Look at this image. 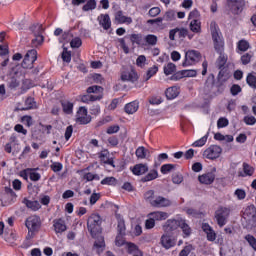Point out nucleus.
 <instances>
[{
  "instance_id": "f257e3e1",
  "label": "nucleus",
  "mask_w": 256,
  "mask_h": 256,
  "mask_svg": "<svg viewBox=\"0 0 256 256\" xmlns=\"http://www.w3.org/2000/svg\"><path fill=\"white\" fill-rule=\"evenodd\" d=\"M102 223L103 219L99 214H92L89 216L87 220V227L92 237H97V233L101 231Z\"/></svg>"
},
{
  "instance_id": "f03ea898",
  "label": "nucleus",
  "mask_w": 256,
  "mask_h": 256,
  "mask_svg": "<svg viewBox=\"0 0 256 256\" xmlns=\"http://www.w3.org/2000/svg\"><path fill=\"white\" fill-rule=\"evenodd\" d=\"M231 215V208L225 206H219L214 213V219L219 227H225L229 216Z\"/></svg>"
},
{
  "instance_id": "7ed1b4c3",
  "label": "nucleus",
  "mask_w": 256,
  "mask_h": 256,
  "mask_svg": "<svg viewBox=\"0 0 256 256\" xmlns=\"http://www.w3.org/2000/svg\"><path fill=\"white\" fill-rule=\"evenodd\" d=\"M243 218L245 219L247 225L246 229H254L256 227V207L251 204L248 205L243 212Z\"/></svg>"
},
{
  "instance_id": "20e7f679",
  "label": "nucleus",
  "mask_w": 256,
  "mask_h": 256,
  "mask_svg": "<svg viewBox=\"0 0 256 256\" xmlns=\"http://www.w3.org/2000/svg\"><path fill=\"white\" fill-rule=\"evenodd\" d=\"M201 52L197 50H188L185 53V59L182 62V67H190L191 65H196L201 61Z\"/></svg>"
},
{
  "instance_id": "39448f33",
  "label": "nucleus",
  "mask_w": 256,
  "mask_h": 256,
  "mask_svg": "<svg viewBox=\"0 0 256 256\" xmlns=\"http://www.w3.org/2000/svg\"><path fill=\"white\" fill-rule=\"evenodd\" d=\"M25 225L29 233H37L41 229V218L37 215L30 216L26 219Z\"/></svg>"
},
{
  "instance_id": "423d86ee",
  "label": "nucleus",
  "mask_w": 256,
  "mask_h": 256,
  "mask_svg": "<svg viewBox=\"0 0 256 256\" xmlns=\"http://www.w3.org/2000/svg\"><path fill=\"white\" fill-rule=\"evenodd\" d=\"M17 194L13 191V189L9 187H5L4 193L1 195V203L3 207H7L9 205H13V202L16 201Z\"/></svg>"
},
{
  "instance_id": "0eeeda50",
  "label": "nucleus",
  "mask_w": 256,
  "mask_h": 256,
  "mask_svg": "<svg viewBox=\"0 0 256 256\" xmlns=\"http://www.w3.org/2000/svg\"><path fill=\"white\" fill-rule=\"evenodd\" d=\"M37 61V50H29L22 61L23 69H33V63Z\"/></svg>"
},
{
  "instance_id": "6e6552de",
  "label": "nucleus",
  "mask_w": 256,
  "mask_h": 256,
  "mask_svg": "<svg viewBox=\"0 0 256 256\" xmlns=\"http://www.w3.org/2000/svg\"><path fill=\"white\" fill-rule=\"evenodd\" d=\"M221 153H223V149L220 146L211 145L204 151L203 155L206 159H211L213 161L214 159H219Z\"/></svg>"
},
{
  "instance_id": "1a4fd4ad",
  "label": "nucleus",
  "mask_w": 256,
  "mask_h": 256,
  "mask_svg": "<svg viewBox=\"0 0 256 256\" xmlns=\"http://www.w3.org/2000/svg\"><path fill=\"white\" fill-rule=\"evenodd\" d=\"M76 123H79V125H89L91 123V116L87 114V108H79L76 115Z\"/></svg>"
},
{
  "instance_id": "9d476101",
  "label": "nucleus",
  "mask_w": 256,
  "mask_h": 256,
  "mask_svg": "<svg viewBox=\"0 0 256 256\" xmlns=\"http://www.w3.org/2000/svg\"><path fill=\"white\" fill-rule=\"evenodd\" d=\"M228 7L233 15H239L245 7V0H230L228 1Z\"/></svg>"
},
{
  "instance_id": "9b49d317",
  "label": "nucleus",
  "mask_w": 256,
  "mask_h": 256,
  "mask_svg": "<svg viewBox=\"0 0 256 256\" xmlns=\"http://www.w3.org/2000/svg\"><path fill=\"white\" fill-rule=\"evenodd\" d=\"M181 225V220L177 219H168L165 224L162 226V229L166 233H173V231H177Z\"/></svg>"
},
{
  "instance_id": "f8f14e48",
  "label": "nucleus",
  "mask_w": 256,
  "mask_h": 256,
  "mask_svg": "<svg viewBox=\"0 0 256 256\" xmlns=\"http://www.w3.org/2000/svg\"><path fill=\"white\" fill-rule=\"evenodd\" d=\"M151 207H156L157 209H161L163 207H171V200L163 196H156V198L152 200Z\"/></svg>"
},
{
  "instance_id": "ddd939ff",
  "label": "nucleus",
  "mask_w": 256,
  "mask_h": 256,
  "mask_svg": "<svg viewBox=\"0 0 256 256\" xmlns=\"http://www.w3.org/2000/svg\"><path fill=\"white\" fill-rule=\"evenodd\" d=\"M160 244L164 249H172V247H175L176 241L175 239L171 238L169 234H163L160 238Z\"/></svg>"
},
{
  "instance_id": "4468645a",
  "label": "nucleus",
  "mask_w": 256,
  "mask_h": 256,
  "mask_svg": "<svg viewBox=\"0 0 256 256\" xmlns=\"http://www.w3.org/2000/svg\"><path fill=\"white\" fill-rule=\"evenodd\" d=\"M138 79L139 76L133 69L123 71L121 74V81H130L131 83H135Z\"/></svg>"
},
{
  "instance_id": "2eb2a0df",
  "label": "nucleus",
  "mask_w": 256,
  "mask_h": 256,
  "mask_svg": "<svg viewBox=\"0 0 256 256\" xmlns=\"http://www.w3.org/2000/svg\"><path fill=\"white\" fill-rule=\"evenodd\" d=\"M198 181L202 185H212L215 182V173L207 172L198 176Z\"/></svg>"
},
{
  "instance_id": "dca6fc26",
  "label": "nucleus",
  "mask_w": 256,
  "mask_h": 256,
  "mask_svg": "<svg viewBox=\"0 0 256 256\" xmlns=\"http://www.w3.org/2000/svg\"><path fill=\"white\" fill-rule=\"evenodd\" d=\"M210 31L213 43H217V41H223V35H221V32H219V26H217V23L212 22L210 24Z\"/></svg>"
},
{
  "instance_id": "f3484780",
  "label": "nucleus",
  "mask_w": 256,
  "mask_h": 256,
  "mask_svg": "<svg viewBox=\"0 0 256 256\" xmlns=\"http://www.w3.org/2000/svg\"><path fill=\"white\" fill-rule=\"evenodd\" d=\"M98 22L104 31H109V29H111V18L109 17V14H101L98 16Z\"/></svg>"
},
{
  "instance_id": "a211bd4d",
  "label": "nucleus",
  "mask_w": 256,
  "mask_h": 256,
  "mask_svg": "<svg viewBox=\"0 0 256 256\" xmlns=\"http://www.w3.org/2000/svg\"><path fill=\"white\" fill-rule=\"evenodd\" d=\"M53 227L55 233H65L67 231V224L62 218L53 220Z\"/></svg>"
},
{
  "instance_id": "6ab92c4d",
  "label": "nucleus",
  "mask_w": 256,
  "mask_h": 256,
  "mask_svg": "<svg viewBox=\"0 0 256 256\" xmlns=\"http://www.w3.org/2000/svg\"><path fill=\"white\" fill-rule=\"evenodd\" d=\"M202 231L206 233L208 241H215L217 239V233H215V230L208 223L202 224Z\"/></svg>"
},
{
  "instance_id": "aec40b11",
  "label": "nucleus",
  "mask_w": 256,
  "mask_h": 256,
  "mask_svg": "<svg viewBox=\"0 0 256 256\" xmlns=\"http://www.w3.org/2000/svg\"><path fill=\"white\" fill-rule=\"evenodd\" d=\"M180 229L183 232V238L187 239L189 237H191L192 233H193V229H191V226H189V224H187V221L180 219Z\"/></svg>"
},
{
  "instance_id": "412c9836",
  "label": "nucleus",
  "mask_w": 256,
  "mask_h": 256,
  "mask_svg": "<svg viewBox=\"0 0 256 256\" xmlns=\"http://www.w3.org/2000/svg\"><path fill=\"white\" fill-rule=\"evenodd\" d=\"M22 203L27 207V209H30L31 211H39L41 209V203L37 200H29L27 198H24Z\"/></svg>"
},
{
  "instance_id": "4be33fe9",
  "label": "nucleus",
  "mask_w": 256,
  "mask_h": 256,
  "mask_svg": "<svg viewBox=\"0 0 256 256\" xmlns=\"http://www.w3.org/2000/svg\"><path fill=\"white\" fill-rule=\"evenodd\" d=\"M115 217L118 222L117 224L118 235H125V231H127V228L125 226V220L123 219V216H121V214H116Z\"/></svg>"
},
{
  "instance_id": "5701e85b",
  "label": "nucleus",
  "mask_w": 256,
  "mask_h": 256,
  "mask_svg": "<svg viewBox=\"0 0 256 256\" xmlns=\"http://www.w3.org/2000/svg\"><path fill=\"white\" fill-rule=\"evenodd\" d=\"M147 171H149V166H147V164H136L133 169H132V173L134 175H145V173H147Z\"/></svg>"
},
{
  "instance_id": "b1692460",
  "label": "nucleus",
  "mask_w": 256,
  "mask_h": 256,
  "mask_svg": "<svg viewBox=\"0 0 256 256\" xmlns=\"http://www.w3.org/2000/svg\"><path fill=\"white\" fill-rule=\"evenodd\" d=\"M138 110H139V102L137 101H132L126 104L124 107V111L128 115H133V113H137Z\"/></svg>"
},
{
  "instance_id": "393cba45",
  "label": "nucleus",
  "mask_w": 256,
  "mask_h": 256,
  "mask_svg": "<svg viewBox=\"0 0 256 256\" xmlns=\"http://www.w3.org/2000/svg\"><path fill=\"white\" fill-rule=\"evenodd\" d=\"M115 19L120 24L127 23L128 25H131V23H133V19H131V17L123 15V11L121 10L116 12Z\"/></svg>"
},
{
  "instance_id": "a878e982",
  "label": "nucleus",
  "mask_w": 256,
  "mask_h": 256,
  "mask_svg": "<svg viewBox=\"0 0 256 256\" xmlns=\"http://www.w3.org/2000/svg\"><path fill=\"white\" fill-rule=\"evenodd\" d=\"M127 253L129 255H143V252H141L139 246L132 242L127 243Z\"/></svg>"
},
{
  "instance_id": "bb28decb",
  "label": "nucleus",
  "mask_w": 256,
  "mask_h": 256,
  "mask_svg": "<svg viewBox=\"0 0 256 256\" xmlns=\"http://www.w3.org/2000/svg\"><path fill=\"white\" fill-rule=\"evenodd\" d=\"M93 248L96 249L98 255H100V253H103V251L105 250V239L103 237L98 238L94 242Z\"/></svg>"
},
{
  "instance_id": "cd10ccee",
  "label": "nucleus",
  "mask_w": 256,
  "mask_h": 256,
  "mask_svg": "<svg viewBox=\"0 0 256 256\" xmlns=\"http://www.w3.org/2000/svg\"><path fill=\"white\" fill-rule=\"evenodd\" d=\"M149 215L152 217V219H154V221H165V219L169 217V214L163 211L152 212Z\"/></svg>"
},
{
  "instance_id": "c85d7f7f",
  "label": "nucleus",
  "mask_w": 256,
  "mask_h": 256,
  "mask_svg": "<svg viewBox=\"0 0 256 256\" xmlns=\"http://www.w3.org/2000/svg\"><path fill=\"white\" fill-rule=\"evenodd\" d=\"M63 112L66 113V115H71L73 113V103L69 100H61L60 101Z\"/></svg>"
},
{
  "instance_id": "c756f323",
  "label": "nucleus",
  "mask_w": 256,
  "mask_h": 256,
  "mask_svg": "<svg viewBox=\"0 0 256 256\" xmlns=\"http://www.w3.org/2000/svg\"><path fill=\"white\" fill-rule=\"evenodd\" d=\"M166 97L167 99H175L179 97V88L177 86H172L166 89Z\"/></svg>"
},
{
  "instance_id": "7c9ffc66",
  "label": "nucleus",
  "mask_w": 256,
  "mask_h": 256,
  "mask_svg": "<svg viewBox=\"0 0 256 256\" xmlns=\"http://www.w3.org/2000/svg\"><path fill=\"white\" fill-rule=\"evenodd\" d=\"M157 177H159V173L157 172V170H150V172L147 175L141 178V182L147 183L149 181H155Z\"/></svg>"
},
{
  "instance_id": "2f4dec72",
  "label": "nucleus",
  "mask_w": 256,
  "mask_h": 256,
  "mask_svg": "<svg viewBox=\"0 0 256 256\" xmlns=\"http://www.w3.org/2000/svg\"><path fill=\"white\" fill-rule=\"evenodd\" d=\"M144 41L146 45H150V47H155L157 45V42L159 41V38L155 34H148L144 37Z\"/></svg>"
},
{
  "instance_id": "473e14b6",
  "label": "nucleus",
  "mask_w": 256,
  "mask_h": 256,
  "mask_svg": "<svg viewBox=\"0 0 256 256\" xmlns=\"http://www.w3.org/2000/svg\"><path fill=\"white\" fill-rule=\"evenodd\" d=\"M237 49L245 53V51L251 49V44H249V41L245 39L239 40L237 43Z\"/></svg>"
},
{
  "instance_id": "72a5a7b5",
  "label": "nucleus",
  "mask_w": 256,
  "mask_h": 256,
  "mask_svg": "<svg viewBox=\"0 0 256 256\" xmlns=\"http://www.w3.org/2000/svg\"><path fill=\"white\" fill-rule=\"evenodd\" d=\"M246 82H247V85L251 87V89H256V73L255 72L249 73L246 77Z\"/></svg>"
},
{
  "instance_id": "f704fd0d",
  "label": "nucleus",
  "mask_w": 256,
  "mask_h": 256,
  "mask_svg": "<svg viewBox=\"0 0 256 256\" xmlns=\"http://www.w3.org/2000/svg\"><path fill=\"white\" fill-rule=\"evenodd\" d=\"M135 155L138 159H145L149 155V151L145 147L140 146L136 149Z\"/></svg>"
},
{
  "instance_id": "c9c22d12",
  "label": "nucleus",
  "mask_w": 256,
  "mask_h": 256,
  "mask_svg": "<svg viewBox=\"0 0 256 256\" xmlns=\"http://www.w3.org/2000/svg\"><path fill=\"white\" fill-rule=\"evenodd\" d=\"M219 57L217 59L218 69H223L227 64V55L224 52H218Z\"/></svg>"
},
{
  "instance_id": "e433bc0d",
  "label": "nucleus",
  "mask_w": 256,
  "mask_h": 256,
  "mask_svg": "<svg viewBox=\"0 0 256 256\" xmlns=\"http://www.w3.org/2000/svg\"><path fill=\"white\" fill-rule=\"evenodd\" d=\"M159 71V67L157 65H154L153 67L149 68L146 72V75H144V81H149L151 77L154 75H157V72Z\"/></svg>"
},
{
  "instance_id": "4c0bfd02",
  "label": "nucleus",
  "mask_w": 256,
  "mask_h": 256,
  "mask_svg": "<svg viewBox=\"0 0 256 256\" xmlns=\"http://www.w3.org/2000/svg\"><path fill=\"white\" fill-rule=\"evenodd\" d=\"M190 31H192V33H201V21L192 20L190 22Z\"/></svg>"
},
{
  "instance_id": "58836bf2",
  "label": "nucleus",
  "mask_w": 256,
  "mask_h": 256,
  "mask_svg": "<svg viewBox=\"0 0 256 256\" xmlns=\"http://www.w3.org/2000/svg\"><path fill=\"white\" fill-rule=\"evenodd\" d=\"M29 109H35V98L28 97L25 100V107L21 108V111H29Z\"/></svg>"
},
{
  "instance_id": "ea45409f",
  "label": "nucleus",
  "mask_w": 256,
  "mask_h": 256,
  "mask_svg": "<svg viewBox=\"0 0 256 256\" xmlns=\"http://www.w3.org/2000/svg\"><path fill=\"white\" fill-rule=\"evenodd\" d=\"M176 167V164H164L160 168L161 174L167 175V173H171V171H173V169H175Z\"/></svg>"
},
{
  "instance_id": "a19ab883",
  "label": "nucleus",
  "mask_w": 256,
  "mask_h": 256,
  "mask_svg": "<svg viewBox=\"0 0 256 256\" xmlns=\"http://www.w3.org/2000/svg\"><path fill=\"white\" fill-rule=\"evenodd\" d=\"M177 71V66L174 63H168L166 66H164V74L165 75H173Z\"/></svg>"
},
{
  "instance_id": "79ce46f5",
  "label": "nucleus",
  "mask_w": 256,
  "mask_h": 256,
  "mask_svg": "<svg viewBox=\"0 0 256 256\" xmlns=\"http://www.w3.org/2000/svg\"><path fill=\"white\" fill-rule=\"evenodd\" d=\"M251 59H253V52H247L241 56L240 61L242 65H249L251 63Z\"/></svg>"
},
{
  "instance_id": "37998d69",
  "label": "nucleus",
  "mask_w": 256,
  "mask_h": 256,
  "mask_svg": "<svg viewBox=\"0 0 256 256\" xmlns=\"http://www.w3.org/2000/svg\"><path fill=\"white\" fill-rule=\"evenodd\" d=\"M93 9H97V1L88 0L87 3L82 7L83 11H93Z\"/></svg>"
},
{
  "instance_id": "c03bdc74",
  "label": "nucleus",
  "mask_w": 256,
  "mask_h": 256,
  "mask_svg": "<svg viewBox=\"0 0 256 256\" xmlns=\"http://www.w3.org/2000/svg\"><path fill=\"white\" fill-rule=\"evenodd\" d=\"M87 93H96V95H103V87L97 85L90 86L87 88Z\"/></svg>"
},
{
  "instance_id": "a18cd8bd",
  "label": "nucleus",
  "mask_w": 256,
  "mask_h": 256,
  "mask_svg": "<svg viewBox=\"0 0 256 256\" xmlns=\"http://www.w3.org/2000/svg\"><path fill=\"white\" fill-rule=\"evenodd\" d=\"M34 39H32V47H39V45H43V41H45V38L43 37V34L34 35Z\"/></svg>"
},
{
  "instance_id": "49530a36",
  "label": "nucleus",
  "mask_w": 256,
  "mask_h": 256,
  "mask_svg": "<svg viewBox=\"0 0 256 256\" xmlns=\"http://www.w3.org/2000/svg\"><path fill=\"white\" fill-rule=\"evenodd\" d=\"M243 172L245 176L252 177L253 173H255V168H253L248 163H243Z\"/></svg>"
},
{
  "instance_id": "de8ad7c7",
  "label": "nucleus",
  "mask_w": 256,
  "mask_h": 256,
  "mask_svg": "<svg viewBox=\"0 0 256 256\" xmlns=\"http://www.w3.org/2000/svg\"><path fill=\"white\" fill-rule=\"evenodd\" d=\"M130 41L133 45H141V42L143 41V35L142 34H131Z\"/></svg>"
},
{
  "instance_id": "09e8293b",
  "label": "nucleus",
  "mask_w": 256,
  "mask_h": 256,
  "mask_svg": "<svg viewBox=\"0 0 256 256\" xmlns=\"http://www.w3.org/2000/svg\"><path fill=\"white\" fill-rule=\"evenodd\" d=\"M101 185H111L115 187L117 185V178L111 176V177H106L101 181Z\"/></svg>"
},
{
  "instance_id": "8fccbe9b",
  "label": "nucleus",
  "mask_w": 256,
  "mask_h": 256,
  "mask_svg": "<svg viewBox=\"0 0 256 256\" xmlns=\"http://www.w3.org/2000/svg\"><path fill=\"white\" fill-rule=\"evenodd\" d=\"M207 139H209V133H207L205 136H203L199 140H196L192 144V147H203L205 145V143H207Z\"/></svg>"
},
{
  "instance_id": "3c124183",
  "label": "nucleus",
  "mask_w": 256,
  "mask_h": 256,
  "mask_svg": "<svg viewBox=\"0 0 256 256\" xmlns=\"http://www.w3.org/2000/svg\"><path fill=\"white\" fill-rule=\"evenodd\" d=\"M214 49L217 53H223L225 51V41L220 40L214 42Z\"/></svg>"
},
{
  "instance_id": "603ef678",
  "label": "nucleus",
  "mask_w": 256,
  "mask_h": 256,
  "mask_svg": "<svg viewBox=\"0 0 256 256\" xmlns=\"http://www.w3.org/2000/svg\"><path fill=\"white\" fill-rule=\"evenodd\" d=\"M19 85H20V82L16 77H11L8 81V88L11 89L12 91L17 89Z\"/></svg>"
},
{
  "instance_id": "864d4df0",
  "label": "nucleus",
  "mask_w": 256,
  "mask_h": 256,
  "mask_svg": "<svg viewBox=\"0 0 256 256\" xmlns=\"http://www.w3.org/2000/svg\"><path fill=\"white\" fill-rule=\"evenodd\" d=\"M244 239L249 243L250 247L256 251V238L251 234H247Z\"/></svg>"
},
{
  "instance_id": "5fc2aeb1",
  "label": "nucleus",
  "mask_w": 256,
  "mask_h": 256,
  "mask_svg": "<svg viewBox=\"0 0 256 256\" xmlns=\"http://www.w3.org/2000/svg\"><path fill=\"white\" fill-rule=\"evenodd\" d=\"M30 31H32L34 35H43V25L34 24L30 27Z\"/></svg>"
},
{
  "instance_id": "6e6d98bb",
  "label": "nucleus",
  "mask_w": 256,
  "mask_h": 256,
  "mask_svg": "<svg viewBox=\"0 0 256 256\" xmlns=\"http://www.w3.org/2000/svg\"><path fill=\"white\" fill-rule=\"evenodd\" d=\"M157 196H155V191L153 190H148L145 194H144V199L146 201H148V203H150V205H152V201H155V198Z\"/></svg>"
},
{
  "instance_id": "4d7b16f0",
  "label": "nucleus",
  "mask_w": 256,
  "mask_h": 256,
  "mask_svg": "<svg viewBox=\"0 0 256 256\" xmlns=\"http://www.w3.org/2000/svg\"><path fill=\"white\" fill-rule=\"evenodd\" d=\"M125 244V234H117L115 238L116 247H123Z\"/></svg>"
},
{
  "instance_id": "13d9d810",
  "label": "nucleus",
  "mask_w": 256,
  "mask_h": 256,
  "mask_svg": "<svg viewBox=\"0 0 256 256\" xmlns=\"http://www.w3.org/2000/svg\"><path fill=\"white\" fill-rule=\"evenodd\" d=\"M234 195L239 201H243L247 197L245 190L239 188L235 190Z\"/></svg>"
},
{
  "instance_id": "bf43d9fd",
  "label": "nucleus",
  "mask_w": 256,
  "mask_h": 256,
  "mask_svg": "<svg viewBox=\"0 0 256 256\" xmlns=\"http://www.w3.org/2000/svg\"><path fill=\"white\" fill-rule=\"evenodd\" d=\"M81 45H83V41H81V38L79 37L72 39L70 42V47H72V49H79Z\"/></svg>"
},
{
  "instance_id": "052dcab7",
  "label": "nucleus",
  "mask_w": 256,
  "mask_h": 256,
  "mask_svg": "<svg viewBox=\"0 0 256 256\" xmlns=\"http://www.w3.org/2000/svg\"><path fill=\"white\" fill-rule=\"evenodd\" d=\"M30 181H40L41 180V174L39 172H35L34 169L30 168V176H29Z\"/></svg>"
},
{
  "instance_id": "680f3d73",
  "label": "nucleus",
  "mask_w": 256,
  "mask_h": 256,
  "mask_svg": "<svg viewBox=\"0 0 256 256\" xmlns=\"http://www.w3.org/2000/svg\"><path fill=\"white\" fill-rule=\"evenodd\" d=\"M193 251V245L189 244L186 245L179 253V256H189Z\"/></svg>"
},
{
  "instance_id": "e2e57ef3",
  "label": "nucleus",
  "mask_w": 256,
  "mask_h": 256,
  "mask_svg": "<svg viewBox=\"0 0 256 256\" xmlns=\"http://www.w3.org/2000/svg\"><path fill=\"white\" fill-rule=\"evenodd\" d=\"M62 61L65 63H71V53L67 51V48H64L62 52Z\"/></svg>"
},
{
  "instance_id": "0e129e2a",
  "label": "nucleus",
  "mask_w": 256,
  "mask_h": 256,
  "mask_svg": "<svg viewBox=\"0 0 256 256\" xmlns=\"http://www.w3.org/2000/svg\"><path fill=\"white\" fill-rule=\"evenodd\" d=\"M229 125V120L227 118H219L217 121V127L218 129H223V127H227Z\"/></svg>"
},
{
  "instance_id": "69168bd1",
  "label": "nucleus",
  "mask_w": 256,
  "mask_h": 256,
  "mask_svg": "<svg viewBox=\"0 0 256 256\" xmlns=\"http://www.w3.org/2000/svg\"><path fill=\"white\" fill-rule=\"evenodd\" d=\"M172 183H175V185H181V183H183V175L173 174Z\"/></svg>"
},
{
  "instance_id": "338daca9",
  "label": "nucleus",
  "mask_w": 256,
  "mask_h": 256,
  "mask_svg": "<svg viewBox=\"0 0 256 256\" xmlns=\"http://www.w3.org/2000/svg\"><path fill=\"white\" fill-rule=\"evenodd\" d=\"M183 77H197V70H182Z\"/></svg>"
},
{
  "instance_id": "774afa93",
  "label": "nucleus",
  "mask_w": 256,
  "mask_h": 256,
  "mask_svg": "<svg viewBox=\"0 0 256 256\" xmlns=\"http://www.w3.org/2000/svg\"><path fill=\"white\" fill-rule=\"evenodd\" d=\"M161 13V8L153 7L149 10L148 15L149 17H157Z\"/></svg>"
}]
</instances>
